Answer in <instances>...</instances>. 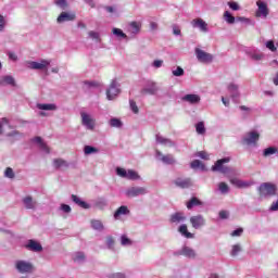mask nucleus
<instances>
[{
  "label": "nucleus",
  "mask_w": 278,
  "mask_h": 278,
  "mask_svg": "<svg viewBox=\"0 0 278 278\" xmlns=\"http://www.w3.org/2000/svg\"><path fill=\"white\" fill-rule=\"evenodd\" d=\"M127 215H129V207H127L126 205H122L115 211L113 217L115 220H119L121 216Z\"/></svg>",
  "instance_id": "28"
},
{
  "label": "nucleus",
  "mask_w": 278,
  "mask_h": 278,
  "mask_svg": "<svg viewBox=\"0 0 278 278\" xmlns=\"http://www.w3.org/2000/svg\"><path fill=\"white\" fill-rule=\"evenodd\" d=\"M174 184L177 188H190L192 186V180L190 178H176Z\"/></svg>",
  "instance_id": "24"
},
{
  "label": "nucleus",
  "mask_w": 278,
  "mask_h": 278,
  "mask_svg": "<svg viewBox=\"0 0 278 278\" xmlns=\"http://www.w3.org/2000/svg\"><path fill=\"white\" fill-rule=\"evenodd\" d=\"M25 249L33 251V253H40V251H42V244L34 239H29L25 244Z\"/></svg>",
  "instance_id": "19"
},
{
  "label": "nucleus",
  "mask_w": 278,
  "mask_h": 278,
  "mask_svg": "<svg viewBox=\"0 0 278 278\" xmlns=\"http://www.w3.org/2000/svg\"><path fill=\"white\" fill-rule=\"evenodd\" d=\"M172 74L174 75V77H184L185 72L181 66H178L176 70L172 71Z\"/></svg>",
  "instance_id": "53"
},
{
  "label": "nucleus",
  "mask_w": 278,
  "mask_h": 278,
  "mask_svg": "<svg viewBox=\"0 0 278 278\" xmlns=\"http://www.w3.org/2000/svg\"><path fill=\"white\" fill-rule=\"evenodd\" d=\"M230 182L233 185V186H237V188H249V186H251V182H247V181H242L240 179H230Z\"/></svg>",
  "instance_id": "35"
},
{
  "label": "nucleus",
  "mask_w": 278,
  "mask_h": 278,
  "mask_svg": "<svg viewBox=\"0 0 278 278\" xmlns=\"http://www.w3.org/2000/svg\"><path fill=\"white\" fill-rule=\"evenodd\" d=\"M73 261L76 264H84L86 262V254L84 252H76L73 254Z\"/></svg>",
  "instance_id": "32"
},
{
  "label": "nucleus",
  "mask_w": 278,
  "mask_h": 278,
  "mask_svg": "<svg viewBox=\"0 0 278 278\" xmlns=\"http://www.w3.org/2000/svg\"><path fill=\"white\" fill-rule=\"evenodd\" d=\"M33 142H36L37 144H39L41 151H45L46 153H50L49 147L42 142L41 137H36L35 139H33Z\"/></svg>",
  "instance_id": "36"
},
{
  "label": "nucleus",
  "mask_w": 278,
  "mask_h": 278,
  "mask_svg": "<svg viewBox=\"0 0 278 278\" xmlns=\"http://www.w3.org/2000/svg\"><path fill=\"white\" fill-rule=\"evenodd\" d=\"M110 126L111 127H116L117 129L123 127V122H121V119L113 117L110 119Z\"/></svg>",
  "instance_id": "47"
},
{
  "label": "nucleus",
  "mask_w": 278,
  "mask_h": 278,
  "mask_svg": "<svg viewBox=\"0 0 278 278\" xmlns=\"http://www.w3.org/2000/svg\"><path fill=\"white\" fill-rule=\"evenodd\" d=\"M37 109L45 110L48 112H53V111L58 110V106L55 104H51V103H48V104L38 103Z\"/></svg>",
  "instance_id": "34"
},
{
  "label": "nucleus",
  "mask_w": 278,
  "mask_h": 278,
  "mask_svg": "<svg viewBox=\"0 0 278 278\" xmlns=\"http://www.w3.org/2000/svg\"><path fill=\"white\" fill-rule=\"evenodd\" d=\"M224 21L228 23V25H233L236 23V17L231 15L229 11L224 12Z\"/></svg>",
  "instance_id": "39"
},
{
  "label": "nucleus",
  "mask_w": 278,
  "mask_h": 278,
  "mask_svg": "<svg viewBox=\"0 0 278 278\" xmlns=\"http://www.w3.org/2000/svg\"><path fill=\"white\" fill-rule=\"evenodd\" d=\"M243 232H244V229L238 228V229L233 230V231L230 233V236H231L232 238H240V236H242Z\"/></svg>",
  "instance_id": "56"
},
{
  "label": "nucleus",
  "mask_w": 278,
  "mask_h": 278,
  "mask_svg": "<svg viewBox=\"0 0 278 278\" xmlns=\"http://www.w3.org/2000/svg\"><path fill=\"white\" fill-rule=\"evenodd\" d=\"M161 162L167 165L175 164V157H173L172 154H166L165 156L161 157Z\"/></svg>",
  "instance_id": "43"
},
{
  "label": "nucleus",
  "mask_w": 278,
  "mask_h": 278,
  "mask_svg": "<svg viewBox=\"0 0 278 278\" xmlns=\"http://www.w3.org/2000/svg\"><path fill=\"white\" fill-rule=\"evenodd\" d=\"M191 168H193V169L201 168V170H205V165H203V163H201V161L194 160L191 163Z\"/></svg>",
  "instance_id": "50"
},
{
  "label": "nucleus",
  "mask_w": 278,
  "mask_h": 278,
  "mask_svg": "<svg viewBox=\"0 0 278 278\" xmlns=\"http://www.w3.org/2000/svg\"><path fill=\"white\" fill-rule=\"evenodd\" d=\"M130 110L134 112V114H138V105L136 104V101L129 100Z\"/></svg>",
  "instance_id": "58"
},
{
  "label": "nucleus",
  "mask_w": 278,
  "mask_h": 278,
  "mask_svg": "<svg viewBox=\"0 0 278 278\" xmlns=\"http://www.w3.org/2000/svg\"><path fill=\"white\" fill-rule=\"evenodd\" d=\"M231 162L230 157H224L218 160L214 166H212L213 173H222V175H229L231 173V168L225 166V164H229Z\"/></svg>",
  "instance_id": "2"
},
{
  "label": "nucleus",
  "mask_w": 278,
  "mask_h": 278,
  "mask_svg": "<svg viewBox=\"0 0 278 278\" xmlns=\"http://www.w3.org/2000/svg\"><path fill=\"white\" fill-rule=\"evenodd\" d=\"M198 157H201V160H210V155L205 151H200L197 153Z\"/></svg>",
  "instance_id": "60"
},
{
  "label": "nucleus",
  "mask_w": 278,
  "mask_h": 278,
  "mask_svg": "<svg viewBox=\"0 0 278 278\" xmlns=\"http://www.w3.org/2000/svg\"><path fill=\"white\" fill-rule=\"evenodd\" d=\"M60 210L64 212V214H71V212H73V208H71L68 204H61Z\"/></svg>",
  "instance_id": "55"
},
{
  "label": "nucleus",
  "mask_w": 278,
  "mask_h": 278,
  "mask_svg": "<svg viewBox=\"0 0 278 278\" xmlns=\"http://www.w3.org/2000/svg\"><path fill=\"white\" fill-rule=\"evenodd\" d=\"M191 25L194 29H200L203 34H207V31H210L207 22H204L203 18H194L191 21Z\"/></svg>",
  "instance_id": "14"
},
{
  "label": "nucleus",
  "mask_w": 278,
  "mask_h": 278,
  "mask_svg": "<svg viewBox=\"0 0 278 278\" xmlns=\"http://www.w3.org/2000/svg\"><path fill=\"white\" fill-rule=\"evenodd\" d=\"M121 94V85L118 84V81H116V79H113L110 84L109 89L106 90V99L109 101H114V98Z\"/></svg>",
  "instance_id": "9"
},
{
  "label": "nucleus",
  "mask_w": 278,
  "mask_h": 278,
  "mask_svg": "<svg viewBox=\"0 0 278 278\" xmlns=\"http://www.w3.org/2000/svg\"><path fill=\"white\" fill-rule=\"evenodd\" d=\"M256 5H257V10H256L255 15L258 18H266L268 16V4H266V2H264L262 0H258L256 2Z\"/></svg>",
  "instance_id": "12"
},
{
  "label": "nucleus",
  "mask_w": 278,
  "mask_h": 278,
  "mask_svg": "<svg viewBox=\"0 0 278 278\" xmlns=\"http://www.w3.org/2000/svg\"><path fill=\"white\" fill-rule=\"evenodd\" d=\"M71 21H75V13L62 12L56 18V23L59 24L68 23Z\"/></svg>",
  "instance_id": "20"
},
{
  "label": "nucleus",
  "mask_w": 278,
  "mask_h": 278,
  "mask_svg": "<svg viewBox=\"0 0 278 278\" xmlns=\"http://www.w3.org/2000/svg\"><path fill=\"white\" fill-rule=\"evenodd\" d=\"M169 223H173L174 225L186 223V215L181 212H176L170 215Z\"/></svg>",
  "instance_id": "21"
},
{
  "label": "nucleus",
  "mask_w": 278,
  "mask_h": 278,
  "mask_svg": "<svg viewBox=\"0 0 278 278\" xmlns=\"http://www.w3.org/2000/svg\"><path fill=\"white\" fill-rule=\"evenodd\" d=\"M219 218L222 220H227V218H229V211H220L219 212Z\"/></svg>",
  "instance_id": "61"
},
{
  "label": "nucleus",
  "mask_w": 278,
  "mask_h": 278,
  "mask_svg": "<svg viewBox=\"0 0 278 278\" xmlns=\"http://www.w3.org/2000/svg\"><path fill=\"white\" fill-rule=\"evenodd\" d=\"M228 7L230 10H233V12H238V10H240V4H238V2L230 1L228 2Z\"/></svg>",
  "instance_id": "57"
},
{
  "label": "nucleus",
  "mask_w": 278,
  "mask_h": 278,
  "mask_svg": "<svg viewBox=\"0 0 278 278\" xmlns=\"http://www.w3.org/2000/svg\"><path fill=\"white\" fill-rule=\"evenodd\" d=\"M50 65L51 61L49 60H40L39 62L28 61L26 63L27 68H30V71H48Z\"/></svg>",
  "instance_id": "8"
},
{
  "label": "nucleus",
  "mask_w": 278,
  "mask_h": 278,
  "mask_svg": "<svg viewBox=\"0 0 278 278\" xmlns=\"http://www.w3.org/2000/svg\"><path fill=\"white\" fill-rule=\"evenodd\" d=\"M125 194L128 199H136V197L149 194V189L147 187H129L125 190Z\"/></svg>",
  "instance_id": "6"
},
{
  "label": "nucleus",
  "mask_w": 278,
  "mask_h": 278,
  "mask_svg": "<svg viewBox=\"0 0 278 278\" xmlns=\"http://www.w3.org/2000/svg\"><path fill=\"white\" fill-rule=\"evenodd\" d=\"M71 199H72L73 203L78 205V207H81L83 210H90V204L88 202L81 200V198L77 197L76 194H72Z\"/></svg>",
  "instance_id": "27"
},
{
  "label": "nucleus",
  "mask_w": 278,
  "mask_h": 278,
  "mask_svg": "<svg viewBox=\"0 0 278 278\" xmlns=\"http://www.w3.org/2000/svg\"><path fill=\"white\" fill-rule=\"evenodd\" d=\"M99 150L97 148L91 147V146H85L84 148V153L85 155H92V153H98Z\"/></svg>",
  "instance_id": "49"
},
{
  "label": "nucleus",
  "mask_w": 278,
  "mask_h": 278,
  "mask_svg": "<svg viewBox=\"0 0 278 278\" xmlns=\"http://www.w3.org/2000/svg\"><path fill=\"white\" fill-rule=\"evenodd\" d=\"M52 164H53V167L56 169L58 168H68V163L63 159H54Z\"/></svg>",
  "instance_id": "31"
},
{
  "label": "nucleus",
  "mask_w": 278,
  "mask_h": 278,
  "mask_svg": "<svg viewBox=\"0 0 278 278\" xmlns=\"http://www.w3.org/2000/svg\"><path fill=\"white\" fill-rule=\"evenodd\" d=\"M176 255H182L189 260H194V257H197V251L188 245H184L178 252H176Z\"/></svg>",
  "instance_id": "13"
},
{
  "label": "nucleus",
  "mask_w": 278,
  "mask_h": 278,
  "mask_svg": "<svg viewBox=\"0 0 278 278\" xmlns=\"http://www.w3.org/2000/svg\"><path fill=\"white\" fill-rule=\"evenodd\" d=\"M241 251H242V247L240 244L232 245V249L230 251L231 257H236Z\"/></svg>",
  "instance_id": "46"
},
{
  "label": "nucleus",
  "mask_w": 278,
  "mask_h": 278,
  "mask_svg": "<svg viewBox=\"0 0 278 278\" xmlns=\"http://www.w3.org/2000/svg\"><path fill=\"white\" fill-rule=\"evenodd\" d=\"M0 86H12L16 87V79L12 75H4L0 77Z\"/></svg>",
  "instance_id": "22"
},
{
  "label": "nucleus",
  "mask_w": 278,
  "mask_h": 278,
  "mask_svg": "<svg viewBox=\"0 0 278 278\" xmlns=\"http://www.w3.org/2000/svg\"><path fill=\"white\" fill-rule=\"evenodd\" d=\"M258 140H260V132L252 130L247 132L242 137L241 144H245L247 147H257Z\"/></svg>",
  "instance_id": "4"
},
{
  "label": "nucleus",
  "mask_w": 278,
  "mask_h": 278,
  "mask_svg": "<svg viewBox=\"0 0 278 278\" xmlns=\"http://www.w3.org/2000/svg\"><path fill=\"white\" fill-rule=\"evenodd\" d=\"M142 29V23L140 22H130L128 24V33L130 34L131 38H136L140 30Z\"/></svg>",
  "instance_id": "18"
},
{
  "label": "nucleus",
  "mask_w": 278,
  "mask_h": 278,
  "mask_svg": "<svg viewBox=\"0 0 278 278\" xmlns=\"http://www.w3.org/2000/svg\"><path fill=\"white\" fill-rule=\"evenodd\" d=\"M91 227L94 229V231H103L105 229L103 222L99 219H91Z\"/></svg>",
  "instance_id": "33"
},
{
  "label": "nucleus",
  "mask_w": 278,
  "mask_h": 278,
  "mask_svg": "<svg viewBox=\"0 0 278 278\" xmlns=\"http://www.w3.org/2000/svg\"><path fill=\"white\" fill-rule=\"evenodd\" d=\"M189 220L193 229H203V227L206 225L205 217H203L201 214L191 216Z\"/></svg>",
  "instance_id": "11"
},
{
  "label": "nucleus",
  "mask_w": 278,
  "mask_h": 278,
  "mask_svg": "<svg viewBox=\"0 0 278 278\" xmlns=\"http://www.w3.org/2000/svg\"><path fill=\"white\" fill-rule=\"evenodd\" d=\"M269 212H278V200L271 203Z\"/></svg>",
  "instance_id": "63"
},
{
  "label": "nucleus",
  "mask_w": 278,
  "mask_h": 278,
  "mask_svg": "<svg viewBox=\"0 0 278 278\" xmlns=\"http://www.w3.org/2000/svg\"><path fill=\"white\" fill-rule=\"evenodd\" d=\"M4 177H7L8 179H14V169H12V167H7V169L4 170Z\"/></svg>",
  "instance_id": "51"
},
{
  "label": "nucleus",
  "mask_w": 278,
  "mask_h": 278,
  "mask_svg": "<svg viewBox=\"0 0 278 278\" xmlns=\"http://www.w3.org/2000/svg\"><path fill=\"white\" fill-rule=\"evenodd\" d=\"M199 199L192 198L189 202H187V208L192 210V207H197V205H202Z\"/></svg>",
  "instance_id": "42"
},
{
  "label": "nucleus",
  "mask_w": 278,
  "mask_h": 278,
  "mask_svg": "<svg viewBox=\"0 0 278 278\" xmlns=\"http://www.w3.org/2000/svg\"><path fill=\"white\" fill-rule=\"evenodd\" d=\"M105 243H106L109 251H114V244H115L114 237L108 236Z\"/></svg>",
  "instance_id": "45"
},
{
  "label": "nucleus",
  "mask_w": 278,
  "mask_h": 278,
  "mask_svg": "<svg viewBox=\"0 0 278 278\" xmlns=\"http://www.w3.org/2000/svg\"><path fill=\"white\" fill-rule=\"evenodd\" d=\"M195 56L197 60L203 64H210L214 60L211 53L203 51L201 48H195Z\"/></svg>",
  "instance_id": "10"
},
{
  "label": "nucleus",
  "mask_w": 278,
  "mask_h": 278,
  "mask_svg": "<svg viewBox=\"0 0 278 278\" xmlns=\"http://www.w3.org/2000/svg\"><path fill=\"white\" fill-rule=\"evenodd\" d=\"M88 36H89V38H91V40H99V38H100L99 33H97V31H94V30H90V31L88 33Z\"/></svg>",
  "instance_id": "59"
},
{
  "label": "nucleus",
  "mask_w": 278,
  "mask_h": 278,
  "mask_svg": "<svg viewBox=\"0 0 278 278\" xmlns=\"http://www.w3.org/2000/svg\"><path fill=\"white\" fill-rule=\"evenodd\" d=\"M80 118H81V125L88 129L89 131H92L97 125V121L90 113L80 112Z\"/></svg>",
  "instance_id": "7"
},
{
  "label": "nucleus",
  "mask_w": 278,
  "mask_h": 278,
  "mask_svg": "<svg viewBox=\"0 0 278 278\" xmlns=\"http://www.w3.org/2000/svg\"><path fill=\"white\" fill-rule=\"evenodd\" d=\"M250 58H252V60H254L255 62H260V60H262V58H264V54L254 51L250 54Z\"/></svg>",
  "instance_id": "52"
},
{
  "label": "nucleus",
  "mask_w": 278,
  "mask_h": 278,
  "mask_svg": "<svg viewBox=\"0 0 278 278\" xmlns=\"http://www.w3.org/2000/svg\"><path fill=\"white\" fill-rule=\"evenodd\" d=\"M227 90L232 99V101H238L240 99V86L236 83H230Z\"/></svg>",
  "instance_id": "16"
},
{
  "label": "nucleus",
  "mask_w": 278,
  "mask_h": 278,
  "mask_svg": "<svg viewBox=\"0 0 278 278\" xmlns=\"http://www.w3.org/2000/svg\"><path fill=\"white\" fill-rule=\"evenodd\" d=\"M265 47L267 49H269V51H273V53H275V51H277V47H275V41H273V40L266 41Z\"/></svg>",
  "instance_id": "54"
},
{
  "label": "nucleus",
  "mask_w": 278,
  "mask_h": 278,
  "mask_svg": "<svg viewBox=\"0 0 278 278\" xmlns=\"http://www.w3.org/2000/svg\"><path fill=\"white\" fill-rule=\"evenodd\" d=\"M94 205L98 210H105L108 207V200L100 198L96 201Z\"/></svg>",
  "instance_id": "41"
},
{
  "label": "nucleus",
  "mask_w": 278,
  "mask_h": 278,
  "mask_svg": "<svg viewBox=\"0 0 278 278\" xmlns=\"http://www.w3.org/2000/svg\"><path fill=\"white\" fill-rule=\"evenodd\" d=\"M181 101L185 103H190V105H197L201 103V96L197 93H188L181 98Z\"/></svg>",
  "instance_id": "17"
},
{
  "label": "nucleus",
  "mask_w": 278,
  "mask_h": 278,
  "mask_svg": "<svg viewBox=\"0 0 278 278\" xmlns=\"http://www.w3.org/2000/svg\"><path fill=\"white\" fill-rule=\"evenodd\" d=\"M71 199H72L73 203L78 205V207H81L83 210H90V204L88 202L81 200V198L77 197L76 194H72Z\"/></svg>",
  "instance_id": "26"
},
{
  "label": "nucleus",
  "mask_w": 278,
  "mask_h": 278,
  "mask_svg": "<svg viewBox=\"0 0 278 278\" xmlns=\"http://www.w3.org/2000/svg\"><path fill=\"white\" fill-rule=\"evenodd\" d=\"M277 153V148L269 147L263 150V157H270V155H275Z\"/></svg>",
  "instance_id": "40"
},
{
  "label": "nucleus",
  "mask_w": 278,
  "mask_h": 278,
  "mask_svg": "<svg viewBox=\"0 0 278 278\" xmlns=\"http://www.w3.org/2000/svg\"><path fill=\"white\" fill-rule=\"evenodd\" d=\"M116 175L118 177H122V179H128L130 181H138V179H140V175H138V172L134 169H125L122 167H117Z\"/></svg>",
  "instance_id": "3"
},
{
  "label": "nucleus",
  "mask_w": 278,
  "mask_h": 278,
  "mask_svg": "<svg viewBox=\"0 0 278 278\" xmlns=\"http://www.w3.org/2000/svg\"><path fill=\"white\" fill-rule=\"evenodd\" d=\"M54 5L61 10H66V8H68V2L66 0H54Z\"/></svg>",
  "instance_id": "48"
},
{
  "label": "nucleus",
  "mask_w": 278,
  "mask_h": 278,
  "mask_svg": "<svg viewBox=\"0 0 278 278\" xmlns=\"http://www.w3.org/2000/svg\"><path fill=\"white\" fill-rule=\"evenodd\" d=\"M218 190L222 194H229V185L227 182H219Z\"/></svg>",
  "instance_id": "44"
},
{
  "label": "nucleus",
  "mask_w": 278,
  "mask_h": 278,
  "mask_svg": "<svg viewBox=\"0 0 278 278\" xmlns=\"http://www.w3.org/2000/svg\"><path fill=\"white\" fill-rule=\"evenodd\" d=\"M174 36H181V29L177 25L172 26Z\"/></svg>",
  "instance_id": "62"
},
{
  "label": "nucleus",
  "mask_w": 278,
  "mask_h": 278,
  "mask_svg": "<svg viewBox=\"0 0 278 278\" xmlns=\"http://www.w3.org/2000/svg\"><path fill=\"white\" fill-rule=\"evenodd\" d=\"M15 269L21 275H29L34 273V264L28 261L18 260L15 261Z\"/></svg>",
  "instance_id": "5"
},
{
  "label": "nucleus",
  "mask_w": 278,
  "mask_h": 278,
  "mask_svg": "<svg viewBox=\"0 0 278 278\" xmlns=\"http://www.w3.org/2000/svg\"><path fill=\"white\" fill-rule=\"evenodd\" d=\"M157 144H162L163 147H175V141L166 138L160 134L155 136Z\"/></svg>",
  "instance_id": "23"
},
{
  "label": "nucleus",
  "mask_w": 278,
  "mask_h": 278,
  "mask_svg": "<svg viewBox=\"0 0 278 278\" xmlns=\"http://www.w3.org/2000/svg\"><path fill=\"white\" fill-rule=\"evenodd\" d=\"M257 190L261 199H270V197H277L278 187L273 182H263Z\"/></svg>",
  "instance_id": "1"
},
{
  "label": "nucleus",
  "mask_w": 278,
  "mask_h": 278,
  "mask_svg": "<svg viewBox=\"0 0 278 278\" xmlns=\"http://www.w3.org/2000/svg\"><path fill=\"white\" fill-rule=\"evenodd\" d=\"M157 92V85L153 80H148L141 89V94H155Z\"/></svg>",
  "instance_id": "15"
},
{
  "label": "nucleus",
  "mask_w": 278,
  "mask_h": 278,
  "mask_svg": "<svg viewBox=\"0 0 278 278\" xmlns=\"http://www.w3.org/2000/svg\"><path fill=\"white\" fill-rule=\"evenodd\" d=\"M178 231L184 238H187L188 240L194 238V233L188 231V226L186 224L180 225Z\"/></svg>",
  "instance_id": "29"
},
{
  "label": "nucleus",
  "mask_w": 278,
  "mask_h": 278,
  "mask_svg": "<svg viewBox=\"0 0 278 278\" xmlns=\"http://www.w3.org/2000/svg\"><path fill=\"white\" fill-rule=\"evenodd\" d=\"M22 202L26 210H35L38 205V202H36V200H34V198H31L30 195L23 198Z\"/></svg>",
  "instance_id": "25"
},
{
  "label": "nucleus",
  "mask_w": 278,
  "mask_h": 278,
  "mask_svg": "<svg viewBox=\"0 0 278 278\" xmlns=\"http://www.w3.org/2000/svg\"><path fill=\"white\" fill-rule=\"evenodd\" d=\"M113 36H116V38L127 40V34L123 31L121 28H113Z\"/></svg>",
  "instance_id": "37"
},
{
  "label": "nucleus",
  "mask_w": 278,
  "mask_h": 278,
  "mask_svg": "<svg viewBox=\"0 0 278 278\" xmlns=\"http://www.w3.org/2000/svg\"><path fill=\"white\" fill-rule=\"evenodd\" d=\"M121 247H134V240H131L127 235H122L119 237Z\"/></svg>",
  "instance_id": "30"
},
{
  "label": "nucleus",
  "mask_w": 278,
  "mask_h": 278,
  "mask_svg": "<svg viewBox=\"0 0 278 278\" xmlns=\"http://www.w3.org/2000/svg\"><path fill=\"white\" fill-rule=\"evenodd\" d=\"M110 278H127L123 273H115L110 276Z\"/></svg>",
  "instance_id": "64"
},
{
  "label": "nucleus",
  "mask_w": 278,
  "mask_h": 278,
  "mask_svg": "<svg viewBox=\"0 0 278 278\" xmlns=\"http://www.w3.org/2000/svg\"><path fill=\"white\" fill-rule=\"evenodd\" d=\"M195 131L197 134H199V136H205V123L199 122L198 124H195Z\"/></svg>",
  "instance_id": "38"
}]
</instances>
